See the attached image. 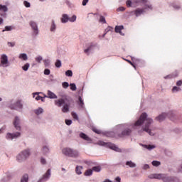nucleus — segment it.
Masks as SVG:
<instances>
[{
    "instance_id": "obj_15",
    "label": "nucleus",
    "mask_w": 182,
    "mask_h": 182,
    "mask_svg": "<svg viewBox=\"0 0 182 182\" xmlns=\"http://www.w3.org/2000/svg\"><path fill=\"white\" fill-rule=\"evenodd\" d=\"M13 124L16 129L21 130V118L18 116L14 117Z\"/></svg>"
},
{
    "instance_id": "obj_59",
    "label": "nucleus",
    "mask_w": 182,
    "mask_h": 182,
    "mask_svg": "<svg viewBox=\"0 0 182 182\" xmlns=\"http://www.w3.org/2000/svg\"><path fill=\"white\" fill-rule=\"evenodd\" d=\"M65 124H67V126H70V124H72V120L65 119Z\"/></svg>"
},
{
    "instance_id": "obj_39",
    "label": "nucleus",
    "mask_w": 182,
    "mask_h": 182,
    "mask_svg": "<svg viewBox=\"0 0 182 182\" xmlns=\"http://www.w3.org/2000/svg\"><path fill=\"white\" fill-rule=\"evenodd\" d=\"M78 100H79V105L82 109H83V107H85V102H83V100H82V97H79Z\"/></svg>"
},
{
    "instance_id": "obj_41",
    "label": "nucleus",
    "mask_w": 182,
    "mask_h": 182,
    "mask_svg": "<svg viewBox=\"0 0 182 182\" xmlns=\"http://www.w3.org/2000/svg\"><path fill=\"white\" fill-rule=\"evenodd\" d=\"M101 171H102V168L100 166L92 167V171H95V173H100Z\"/></svg>"
},
{
    "instance_id": "obj_52",
    "label": "nucleus",
    "mask_w": 182,
    "mask_h": 182,
    "mask_svg": "<svg viewBox=\"0 0 182 182\" xmlns=\"http://www.w3.org/2000/svg\"><path fill=\"white\" fill-rule=\"evenodd\" d=\"M23 4L26 8H31V3L29 1H24Z\"/></svg>"
},
{
    "instance_id": "obj_7",
    "label": "nucleus",
    "mask_w": 182,
    "mask_h": 182,
    "mask_svg": "<svg viewBox=\"0 0 182 182\" xmlns=\"http://www.w3.org/2000/svg\"><path fill=\"white\" fill-rule=\"evenodd\" d=\"M96 49H99V46L96 43H90L87 46L86 49L84 50L85 55H90L93 53Z\"/></svg>"
},
{
    "instance_id": "obj_51",
    "label": "nucleus",
    "mask_w": 182,
    "mask_h": 182,
    "mask_svg": "<svg viewBox=\"0 0 182 182\" xmlns=\"http://www.w3.org/2000/svg\"><path fill=\"white\" fill-rule=\"evenodd\" d=\"M43 74L46 75V76H49V75H50V70L46 68L43 71Z\"/></svg>"
},
{
    "instance_id": "obj_23",
    "label": "nucleus",
    "mask_w": 182,
    "mask_h": 182,
    "mask_svg": "<svg viewBox=\"0 0 182 182\" xmlns=\"http://www.w3.org/2000/svg\"><path fill=\"white\" fill-rule=\"evenodd\" d=\"M146 12V11H153V5L149 2V0H147V2L146 4H144V8H143Z\"/></svg>"
},
{
    "instance_id": "obj_8",
    "label": "nucleus",
    "mask_w": 182,
    "mask_h": 182,
    "mask_svg": "<svg viewBox=\"0 0 182 182\" xmlns=\"http://www.w3.org/2000/svg\"><path fill=\"white\" fill-rule=\"evenodd\" d=\"M29 26L32 31V36H38V35H39V27L38 26V23L36 21L31 20L29 21Z\"/></svg>"
},
{
    "instance_id": "obj_58",
    "label": "nucleus",
    "mask_w": 182,
    "mask_h": 182,
    "mask_svg": "<svg viewBox=\"0 0 182 182\" xmlns=\"http://www.w3.org/2000/svg\"><path fill=\"white\" fill-rule=\"evenodd\" d=\"M117 12H123V11H126V8L121 6L117 9Z\"/></svg>"
},
{
    "instance_id": "obj_26",
    "label": "nucleus",
    "mask_w": 182,
    "mask_h": 182,
    "mask_svg": "<svg viewBox=\"0 0 182 182\" xmlns=\"http://www.w3.org/2000/svg\"><path fill=\"white\" fill-rule=\"evenodd\" d=\"M43 112H44L43 108H42L41 107H38L33 110V113H35V114H36V116H41V114H43Z\"/></svg>"
},
{
    "instance_id": "obj_31",
    "label": "nucleus",
    "mask_w": 182,
    "mask_h": 182,
    "mask_svg": "<svg viewBox=\"0 0 182 182\" xmlns=\"http://www.w3.org/2000/svg\"><path fill=\"white\" fill-rule=\"evenodd\" d=\"M29 68H31V64H29V63H26V64H24V65L21 67V69L24 72H28V70H29Z\"/></svg>"
},
{
    "instance_id": "obj_36",
    "label": "nucleus",
    "mask_w": 182,
    "mask_h": 182,
    "mask_svg": "<svg viewBox=\"0 0 182 182\" xmlns=\"http://www.w3.org/2000/svg\"><path fill=\"white\" fill-rule=\"evenodd\" d=\"M55 66L58 69L62 68V61H60V60H57L55 63Z\"/></svg>"
},
{
    "instance_id": "obj_22",
    "label": "nucleus",
    "mask_w": 182,
    "mask_h": 182,
    "mask_svg": "<svg viewBox=\"0 0 182 182\" xmlns=\"http://www.w3.org/2000/svg\"><path fill=\"white\" fill-rule=\"evenodd\" d=\"M123 29H124V26H116L114 28V31H115L116 33H119V35H121V36H124V33L122 32V31H123Z\"/></svg>"
},
{
    "instance_id": "obj_25",
    "label": "nucleus",
    "mask_w": 182,
    "mask_h": 182,
    "mask_svg": "<svg viewBox=\"0 0 182 182\" xmlns=\"http://www.w3.org/2000/svg\"><path fill=\"white\" fill-rule=\"evenodd\" d=\"M47 95L48 99H58V95L49 90L47 91Z\"/></svg>"
},
{
    "instance_id": "obj_40",
    "label": "nucleus",
    "mask_w": 182,
    "mask_h": 182,
    "mask_svg": "<svg viewBox=\"0 0 182 182\" xmlns=\"http://www.w3.org/2000/svg\"><path fill=\"white\" fill-rule=\"evenodd\" d=\"M126 5L127 6V8H133V0L132 1V0H127L126 1Z\"/></svg>"
},
{
    "instance_id": "obj_44",
    "label": "nucleus",
    "mask_w": 182,
    "mask_h": 182,
    "mask_svg": "<svg viewBox=\"0 0 182 182\" xmlns=\"http://www.w3.org/2000/svg\"><path fill=\"white\" fill-rule=\"evenodd\" d=\"M65 75L68 76V77H72L73 76V72H72L71 70H68L65 72Z\"/></svg>"
},
{
    "instance_id": "obj_47",
    "label": "nucleus",
    "mask_w": 182,
    "mask_h": 182,
    "mask_svg": "<svg viewBox=\"0 0 182 182\" xmlns=\"http://www.w3.org/2000/svg\"><path fill=\"white\" fill-rule=\"evenodd\" d=\"M105 134L107 137H113V136H114V132H105Z\"/></svg>"
},
{
    "instance_id": "obj_55",
    "label": "nucleus",
    "mask_w": 182,
    "mask_h": 182,
    "mask_svg": "<svg viewBox=\"0 0 182 182\" xmlns=\"http://www.w3.org/2000/svg\"><path fill=\"white\" fill-rule=\"evenodd\" d=\"M7 45L9 48H14L15 46V42H8Z\"/></svg>"
},
{
    "instance_id": "obj_11",
    "label": "nucleus",
    "mask_w": 182,
    "mask_h": 182,
    "mask_svg": "<svg viewBox=\"0 0 182 182\" xmlns=\"http://www.w3.org/2000/svg\"><path fill=\"white\" fill-rule=\"evenodd\" d=\"M0 66L1 68H9L11 66V63L8 58L6 54H1L0 56Z\"/></svg>"
},
{
    "instance_id": "obj_4",
    "label": "nucleus",
    "mask_w": 182,
    "mask_h": 182,
    "mask_svg": "<svg viewBox=\"0 0 182 182\" xmlns=\"http://www.w3.org/2000/svg\"><path fill=\"white\" fill-rule=\"evenodd\" d=\"M62 154L66 157H73V159H76L79 156V151L69 147L63 148L62 149Z\"/></svg>"
},
{
    "instance_id": "obj_20",
    "label": "nucleus",
    "mask_w": 182,
    "mask_h": 182,
    "mask_svg": "<svg viewBox=\"0 0 182 182\" xmlns=\"http://www.w3.org/2000/svg\"><path fill=\"white\" fill-rule=\"evenodd\" d=\"M79 136L80 139H82V140H85V141H87L88 143H92V139L89 137L86 134L83 132H80L79 134Z\"/></svg>"
},
{
    "instance_id": "obj_29",
    "label": "nucleus",
    "mask_w": 182,
    "mask_h": 182,
    "mask_svg": "<svg viewBox=\"0 0 182 182\" xmlns=\"http://www.w3.org/2000/svg\"><path fill=\"white\" fill-rule=\"evenodd\" d=\"M125 164L131 168H134L136 166V164L132 161H127Z\"/></svg>"
},
{
    "instance_id": "obj_45",
    "label": "nucleus",
    "mask_w": 182,
    "mask_h": 182,
    "mask_svg": "<svg viewBox=\"0 0 182 182\" xmlns=\"http://www.w3.org/2000/svg\"><path fill=\"white\" fill-rule=\"evenodd\" d=\"M152 166H154V167H159V166H160V164H161V163L159 161H153L151 162Z\"/></svg>"
},
{
    "instance_id": "obj_35",
    "label": "nucleus",
    "mask_w": 182,
    "mask_h": 182,
    "mask_svg": "<svg viewBox=\"0 0 182 182\" xmlns=\"http://www.w3.org/2000/svg\"><path fill=\"white\" fill-rule=\"evenodd\" d=\"M92 174H93L92 169H88L85 173V176H86V177H90V176H92Z\"/></svg>"
},
{
    "instance_id": "obj_16",
    "label": "nucleus",
    "mask_w": 182,
    "mask_h": 182,
    "mask_svg": "<svg viewBox=\"0 0 182 182\" xmlns=\"http://www.w3.org/2000/svg\"><path fill=\"white\" fill-rule=\"evenodd\" d=\"M144 4H147V0H133V8L141 6Z\"/></svg>"
},
{
    "instance_id": "obj_43",
    "label": "nucleus",
    "mask_w": 182,
    "mask_h": 182,
    "mask_svg": "<svg viewBox=\"0 0 182 182\" xmlns=\"http://www.w3.org/2000/svg\"><path fill=\"white\" fill-rule=\"evenodd\" d=\"M33 97L36 99V100L38 101L41 100V95H39V93H33Z\"/></svg>"
},
{
    "instance_id": "obj_10",
    "label": "nucleus",
    "mask_w": 182,
    "mask_h": 182,
    "mask_svg": "<svg viewBox=\"0 0 182 182\" xmlns=\"http://www.w3.org/2000/svg\"><path fill=\"white\" fill-rule=\"evenodd\" d=\"M77 17L76 15H73L72 17H69V15L68 14H63L60 18L61 23H68V22H76V19Z\"/></svg>"
},
{
    "instance_id": "obj_9",
    "label": "nucleus",
    "mask_w": 182,
    "mask_h": 182,
    "mask_svg": "<svg viewBox=\"0 0 182 182\" xmlns=\"http://www.w3.org/2000/svg\"><path fill=\"white\" fill-rule=\"evenodd\" d=\"M99 146H104L105 147H109L111 150H114V151H121L120 149L117 147L115 144L110 142H105L102 141H99L97 142Z\"/></svg>"
},
{
    "instance_id": "obj_38",
    "label": "nucleus",
    "mask_w": 182,
    "mask_h": 182,
    "mask_svg": "<svg viewBox=\"0 0 182 182\" xmlns=\"http://www.w3.org/2000/svg\"><path fill=\"white\" fill-rule=\"evenodd\" d=\"M35 60L36 62H37V63H42V60H43V57H42L41 55H38L36 57Z\"/></svg>"
},
{
    "instance_id": "obj_62",
    "label": "nucleus",
    "mask_w": 182,
    "mask_h": 182,
    "mask_svg": "<svg viewBox=\"0 0 182 182\" xmlns=\"http://www.w3.org/2000/svg\"><path fill=\"white\" fill-rule=\"evenodd\" d=\"M88 2H89V0H82V6H86Z\"/></svg>"
},
{
    "instance_id": "obj_1",
    "label": "nucleus",
    "mask_w": 182,
    "mask_h": 182,
    "mask_svg": "<svg viewBox=\"0 0 182 182\" xmlns=\"http://www.w3.org/2000/svg\"><path fill=\"white\" fill-rule=\"evenodd\" d=\"M154 123L153 119L149 117V115L146 112H143L139 119L132 124H122L118 125L117 127L119 130H122L119 137H123L124 136H130L132 134V129L138 130V134L142 136L144 132L148 133L149 136H154V133L151 132V124Z\"/></svg>"
},
{
    "instance_id": "obj_28",
    "label": "nucleus",
    "mask_w": 182,
    "mask_h": 182,
    "mask_svg": "<svg viewBox=\"0 0 182 182\" xmlns=\"http://www.w3.org/2000/svg\"><path fill=\"white\" fill-rule=\"evenodd\" d=\"M144 149H146V150H153V149H156V146L154 145H146V144H141Z\"/></svg>"
},
{
    "instance_id": "obj_14",
    "label": "nucleus",
    "mask_w": 182,
    "mask_h": 182,
    "mask_svg": "<svg viewBox=\"0 0 182 182\" xmlns=\"http://www.w3.org/2000/svg\"><path fill=\"white\" fill-rule=\"evenodd\" d=\"M21 136V132L16 133H7L6 135V139L7 140H14V139H18Z\"/></svg>"
},
{
    "instance_id": "obj_56",
    "label": "nucleus",
    "mask_w": 182,
    "mask_h": 182,
    "mask_svg": "<svg viewBox=\"0 0 182 182\" xmlns=\"http://www.w3.org/2000/svg\"><path fill=\"white\" fill-rule=\"evenodd\" d=\"M172 182H182V181H181L180 178L173 176V178L172 179Z\"/></svg>"
},
{
    "instance_id": "obj_42",
    "label": "nucleus",
    "mask_w": 182,
    "mask_h": 182,
    "mask_svg": "<svg viewBox=\"0 0 182 182\" xmlns=\"http://www.w3.org/2000/svg\"><path fill=\"white\" fill-rule=\"evenodd\" d=\"M71 116L73 117V118L75 120H77V122H79V116L77 115V114L76 112H73L71 113Z\"/></svg>"
},
{
    "instance_id": "obj_13",
    "label": "nucleus",
    "mask_w": 182,
    "mask_h": 182,
    "mask_svg": "<svg viewBox=\"0 0 182 182\" xmlns=\"http://www.w3.org/2000/svg\"><path fill=\"white\" fill-rule=\"evenodd\" d=\"M51 174L52 173H51L50 169H48L46 173L43 175V176L38 180V182L48 181V180L50 178Z\"/></svg>"
},
{
    "instance_id": "obj_2",
    "label": "nucleus",
    "mask_w": 182,
    "mask_h": 182,
    "mask_svg": "<svg viewBox=\"0 0 182 182\" xmlns=\"http://www.w3.org/2000/svg\"><path fill=\"white\" fill-rule=\"evenodd\" d=\"M71 103L72 100H68V98H59L54 100V105L56 107H62L63 106L61 109L63 113H68Z\"/></svg>"
},
{
    "instance_id": "obj_63",
    "label": "nucleus",
    "mask_w": 182,
    "mask_h": 182,
    "mask_svg": "<svg viewBox=\"0 0 182 182\" xmlns=\"http://www.w3.org/2000/svg\"><path fill=\"white\" fill-rule=\"evenodd\" d=\"M6 176H7V178L6 179V181H8L9 180V178H11V177H12V173L7 172Z\"/></svg>"
},
{
    "instance_id": "obj_33",
    "label": "nucleus",
    "mask_w": 182,
    "mask_h": 182,
    "mask_svg": "<svg viewBox=\"0 0 182 182\" xmlns=\"http://www.w3.org/2000/svg\"><path fill=\"white\" fill-rule=\"evenodd\" d=\"M181 87H177V86H173L172 88V93H178V92H181Z\"/></svg>"
},
{
    "instance_id": "obj_34",
    "label": "nucleus",
    "mask_w": 182,
    "mask_h": 182,
    "mask_svg": "<svg viewBox=\"0 0 182 182\" xmlns=\"http://www.w3.org/2000/svg\"><path fill=\"white\" fill-rule=\"evenodd\" d=\"M45 68H49L50 66V60L49 59L43 60Z\"/></svg>"
},
{
    "instance_id": "obj_21",
    "label": "nucleus",
    "mask_w": 182,
    "mask_h": 182,
    "mask_svg": "<svg viewBox=\"0 0 182 182\" xmlns=\"http://www.w3.org/2000/svg\"><path fill=\"white\" fill-rule=\"evenodd\" d=\"M41 153L43 156H46L50 153V149L49 148L48 145H43L41 149Z\"/></svg>"
},
{
    "instance_id": "obj_61",
    "label": "nucleus",
    "mask_w": 182,
    "mask_h": 182,
    "mask_svg": "<svg viewBox=\"0 0 182 182\" xmlns=\"http://www.w3.org/2000/svg\"><path fill=\"white\" fill-rule=\"evenodd\" d=\"M142 168L144 170H149V168H150V166H149V164H144L142 167Z\"/></svg>"
},
{
    "instance_id": "obj_27",
    "label": "nucleus",
    "mask_w": 182,
    "mask_h": 182,
    "mask_svg": "<svg viewBox=\"0 0 182 182\" xmlns=\"http://www.w3.org/2000/svg\"><path fill=\"white\" fill-rule=\"evenodd\" d=\"M18 59H20V60H23L24 62H26V60H28V54L25 53H20L18 55Z\"/></svg>"
},
{
    "instance_id": "obj_5",
    "label": "nucleus",
    "mask_w": 182,
    "mask_h": 182,
    "mask_svg": "<svg viewBox=\"0 0 182 182\" xmlns=\"http://www.w3.org/2000/svg\"><path fill=\"white\" fill-rule=\"evenodd\" d=\"M174 116H176L174 112L173 111H169L168 113L163 112L162 114L156 117L155 119L157 122H159L160 123H161V122H164V120H166V117H168L169 119H171V120H173V119H174Z\"/></svg>"
},
{
    "instance_id": "obj_53",
    "label": "nucleus",
    "mask_w": 182,
    "mask_h": 182,
    "mask_svg": "<svg viewBox=\"0 0 182 182\" xmlns=\"http://www.w3.org/2000/svg\"><path fill=\"white\" fill-rule=\"evenodd\" d=\"M41 164H43V166H45L47 163L46 161V159H45L44 157H41L40 159Z\"/></svg>"
},
{
    "instance_id": "obj_17",
    "label": "nucleus",
    "mask_w": 182,
    "mask_h": 182,
    "mask_svg": "<svg viewBox=\"0 0 182 182\" xmlns=\"http://www.w3.org/2000/svg\"><path fill=\"white\" fill-rule=\"evenodd\" d=\"M58 29V24H56V21L55 20H51L50 26V32L52 33H55Z\"/></svg>"
},
{
    "instance_id": "obj_24",
    "label": "nucleus",
    "mask_w": 182,
    "mask_h": 182,
    "mask_svg": "<svg viewBox=\"0 0 182 182\" xmlns=\"http://www.w3.org/2000/svg\"><path fill=\"white\" fill-rule=\"evenodd\" d=\"M173 176H170L166 173H164V176L162 178V181L164 182H173Z\"/></svg>"
},
{
    "instance_id": "obj_32",
    "label": "nucleus",
    "mask_w": 182,
    "mask_h": 182,
    "mask_svg": "<svg viewBox=\"0 0 182 182\" xmlns=\"http://www.w3.org/2000/svg\"><path fill=\"white\" fill-rule=\"evenodd\" d=\"M28 181H29V175L26 173L23 175V176L21 177V182H28Z\"/></svg>"
},
{
    "instance_id": "obj_50",
    "label": "nucleus",
    "mask_w": 182,
    "mask_h": 182,
    "mask_svg": "<svg viewBox=\"0 0 182 182\" xmlns=\"http://www.w3.org/2000/svg\"><path fill=\"white\" fill-rule=\"evenodd\" d=\"M62 87H63V89H68L69 87V82H62Z\"/></svg>"
},
{
    "instance_id": "obj_37",
    "label": "nucleus",
    "mask_w": 182,
    "mask_h": 182,
    "mask_svg": "<svg viewBox=\"0 0 182 182\" xmlns=\"http://www.w3.org/2000/svg\"><path fill=\"white\" fill-rule=\"evenodd\" d=\"M178 75L176 74H170L164 77V79H174V77H177Z\"/></svg>"
},
{
    "instance_id": "obj_60",
    "label": "nucleus",
    "mask_w": 182,
    "mask_h": 182,
    "mask_svg": "<svg viewBox=\"0 0 182 182\" xmlns=\"http://www.w3.org/2000/svg\"><path fill=\"white\" fill-rule=\"evenodd\" d=\"M92 132H95V133H97V134H100V133H101L100 130H99L96 128H92Z\"/></svg>"
},
{
    "instance_id": "obj_46",
    "label": "nucleus",
    "mask_w": 182,
    "mask_h": 182,
    "mask_svg": "<svg viewBox=\"0 0 182 182\" xmlns=\"http://www.w3.org/2000/svg\"><path fill=\"white\" fill-rule=\"evenodd\" d=\"M11 31H12V26H6L4 29L2 31V32H6V31L9 32Z\"/></svg>"
},
{
    "instance_id": "obj_49",
    "label": "nucleus",
    "mask_w": 182,
    "mask_h": 182,
    "mask_svg": "<svg viewBox=\"0 0 182 182\" xmlns=\"http://www.w3.org/2000/svg\"><path fill=\"white\" fill-rule=\"evenodd\" d=\"M70 90H73V92H75V90H76L77 89L76 84L75 83H70Z\"/></svg>"
},
{
    "instance_id": "obj_30",
    "label": "nucleus",
    "mask_w": 182,
    "mask_h": 182,
    "mask_svg": "<svg viewBox=\"0 0 182 182\" xmlns=\"http://www.w3.org/2000/svg\"><path fill=\"white\" fill-rule=\"evenodd\" d=\"M82 170H83V166H77L75 168V173L78 176H80L82 174Z\"/></svg>"
},
{
    "instance_id": "obj_54",
    "label": "nucleus",
    "mask_w": 182,
    "mask_h": 182,
    "mask_svg": "<svg viewBox=\"0 0 182 182\" xmlns=\"http://www.w3.org/2000/svg\"><path fill=\"white\" fill-rule=\"evenodd\" d=\"M100 22H101V23H106V18H105V16H101L100 17Z\"/></svg>"
},
{
    "instance_id": "obj_12",
    "label": "nucleus",
    "mask_w": 182,
    "mask_h": 182,
    "mask_svg": "<svg viewBox=\"0 0 182 182\" xmlns=\"http://www.w3.org/2000/svg\"><path fill=\"white\" fill-rule=\"evenodd\" d=\"M146 13V11H144V9H140L138 8L136 9H135L134 11H132L129 13L130 16H136V18H138V16H141V15H143L144 14Z\"/></svg>"
},
{
    "instance_id": "obj_6",
    "label": "nucleus",
    "mask_w": 182,
    "mask_h": 182,
    "mask_svg": "<svg viewBox=\"0 0 182 182\" xmlns=\"http://www.w3.org/2000/svg\"><path fill=\"white\" fill-rule=\"evenodd\" d=\"M9 107L11 110H17V112H22L23 110V104L22 100H17L13 104H10Z\"/></svg>"
},
{
    "instance_id": "obj_48",
    "label": "nucleus",
    "mask_w": 182,
    "mask_h": 182,
    "mask_svg": "<svg viewBox=\"0 0 182 182\" xmlns=\"http://www.w3.org/2000/svg\"><path fill=\"white\" fill-rule=\"evenodd\" d=\"M171 7L173 8L174 9H177V10L180 9V5L176 4H175V3H172V4H171Z\"/></svg>"
},
{
    "instance_id": "obj_3",
    "label": "nucleus",
    "mask_w": 182,
    "mask_h": 182,
    "mask_svg": "<svg viewBox=\"0 0 182 182\" xmlns=\"http://www.w3.org/2000/svg\"><path fill=\"white\" fill-rule=\"evenodd\" d=\"M31 156V149H27L22 151H21L17 156H16V161L18 163H23V161H26V160H28Z\"/></svg>"
},
{
    "instance_id": "obj_19",
    "label": "nucleus",
    "mask_w": 182,
    "mask_h": 182,
    "mask_svg": "<svg viewBox=\"0 0 182 182\" xmlns=\"http://www.w3.org/2000/svg\"><path fill=\"white\" fill-rule=\"evenodd\" d=\"M8 6L4 5V4H0V15L1 16H4L5 14L8 12Z\"/></svg>"
},
{
    "instance_id": "obj_64",
    "label": "nucleus",
    "mask_w": 182,
    "mask_h": 182,
    "mask_svg": "<svg viewBox=\"0 0 182 182\" xmlns=\"http://www.w3.org/2000/svg\"><path fill=\"white\" fill-rule=\"evenodd\" d=\"M176 86H182V80H179L176 82Z\"/></svg>"
},
{
    "instance_id": "obj_57",
    "label": "nucleus",
    "mask_w": 182,
    "mask_h": 182,
    "mask_svg": "<svg viewBox=\"0 0 182 182\" xmlns=\"http://www.w3.org/2000/svg\"><path fill=\"white\" fill-rule=\"evenodd\" d=\"M113 31V28L111 26H108L106 29H105V32L106 33H107V32H112Z\"/></svg>"
},
{
    "instance_id": "obj_18",
    "label": "nucleus",
    "mask_w": 182,
    "mask_h": 182,
    "mask_svg": "<svg viewBox=\"0 0 182 182\" xmlns=\"http://www.w3.org/2000/svg\"><path fill=\"white\" fill-rule=\"evenodd\" d=\"M164 173H152L149 176V178L153 179L155 178L156 180H163V176Z\"/></svg>"
}]
</instances>
